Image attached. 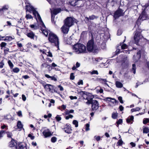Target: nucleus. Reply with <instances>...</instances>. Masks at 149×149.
<instances>
[{"label":"nucleus","mask_w":149,"mask_h":149,"mask_svg":"<svg viewBox=\"0 0 149 149\" xmlns=\"http://www.w3.org/2000/svg\"><path fill=\"white\" fill-rule=\"evenodd\" d=\"M134 119V117L133 116H130V117H128L127 120L126 121L128 123H129L130 122L131 120H132Z\"/></svg>","instance_id":"obj_31"},{"label":"nucleus","mask_w":149,"mask_h":149,"mask_svg":"<svg viewBox=\"0 0 149 149\" xmlns=\"http://www.w3.org/2000/svg\"><path fill=\"white\" fill-rule=\"evenodd\" d=\"M73 124L75 125V127H77L78 126V121L75 120H73L72 122Z\"/></svg>","instance_id":"obj_34"},{"label":"nucleus","mask_w":149,"mask_h":149,"mask_svg":"<svg viewBox=\"0 0 149 149\" xmlns=\"http://www.w3.org/2000/svg\"><path fill=\"white\" fill-rule=\"evenodd\" d=\"M30 26L31 28L34 29H36L37 28V26L34 24L31 25H30Z\"/></svg>","instance_id":"obj_48"},{"label":"nucleus","mask_w":149,"mask_h":149,"mask_svg":"<svg viewBox=\"0 0 149 149\" xmlns=\"http://www.w3.org/2000/svg\"><path fill=\"white\" fill-rule=\"evenodd\" d=\"M147 17V15L145 14V12H143L140 16L139 19H141L142 20H143L146 19Z\"/></svg>","instance_id":"obj_19"},{"label":"nucleus","mask_w":149,"mask_h":149,"mask_svg":"<svg viewBox=\"0 0 149 149\" xmlns=\"http://www.w3.org/2000/svg\"><path fill=\"white\" fill-rule=\"evenodd\" d=\"M132 72L134 73V74H135L136 73V65L135 64H132Z\"/></svg>","instance_id":"obj_33"},{"label":"nucleus","mask_w":149,"mask_h":149,"mask_svg":"<svg viewBox=\"0 0 149 149\" xmlns=\"http://www.w3.org/2000/svg\"><path fill=\"white\" fill-rule=\"evenodd\" d=\"M149 132V129L148 127H145L143 128V132L145 133H148Z\"/></svg>","instance_id":"obj_32"},{"label":"nucleus","mask_w":149,"mask_h":149,"mask_svg":"<svg viewBox=\"0 0 149 149\" xmlns=\"http://www.w3.org/2000/svg\"><path fill=\"white\" fill-rule=\"evenodd\" d=\"M9 49L7 47H5L4 49V53L5 54H8V52H9Z\"/></svg>","instance_id":"obj_37"},{"label":"nucleus","mask_w":149,"mask_h":149,"mask_svg":"<svg viewBox=\"0 0 149 149\" xmlns=\"http://www.w3.org/2000/svg\"><path fill=\"white\" fill-rule=\"evenodd\" d=\"M62 10L61 8H56V14L57 13H60Z\"/></svg>","instance_id":"obj_61"},{"label":"nucleus","mask_w":149,"mask_h":149,"mask_svg":"<svg viewBox=\"0 0 149 149\" xmlns=\"http://www.w3.org/2000/svg\"><path fill=\"white\" fill-rule=\"evenodd\" d=\"M26 35L27 36L32 39H33L34 37L36 36L34 34L33 32L31 31L30 32L27 33Z\"/></svg>","instance_id":"obj_21"},{"label":"nucleus","mask_w":149,"mask_h":149,"mask_svg":"<svg viewBox=\"0 0 149 149\" xmlns=\"http://www.w3.org/2000/svg\"><path fill=\"white\" fill-rule=\"evenodd\" d=\"M50 4L52 6L50 9L51 13V21L52 23L54 24H55V16L56 15V8L55 2L56 0H47Z\"/></svg>","instance_id":"obj_2"},{"label":"nucleus","mask_w":149,"mask_h":149,"mask_svg":"<svg viewBox=\"0 0 149 149\" xmlns=\"http://www.w3.org/2000/svg\"><path fill=\"white\" fill-rule=\"evenodd\" d=\"M8 8V5H5L3 6L2 8L0 10V12L4 13L6 10H7Z\"/></svg>","instance_id":"obj_24"},{"label":"nucleus","mask_w":149,"mask_h":149,"mask_svg":"<svg viewBox=\"0 0 149 149\" xmlns=\"http://www.w3.org/2000/svg\"><path fill=\"white\" fill-rule=\"evenodd\" d=\"M53 132H52L49 129H47L45 130L42 132V134L45 138H47L52 136Z\"/></svg>","instance_id":"obj_11"},{"label":"nucleus","mask_w":149,"mask_h":149,"mask_svg":"<svg viewBox=\"0 0 149 149\" xmlns=\"http://www.w3.org/2000/svg\"><path fill=\"white\" fill-rule=\"evenodd\" d=\"M26 17L27 19H31L33 18V17L30 15L27 14L26 15Z\"/></svg>","instance_id":"obj_46"},{"label":"nucleus","mask_w":149,"mask_h":149,"mask_svg":"<svg viewBox=\"0 0 149 149\" xmlns=\"http://www.w3.org/2000/svg\"><path fill=\"white\" fill-rule=\"evenodd\" d=\"M90 126V125L88 123H87L86 124L85 129L86 131H88L90 129L89 128Z\"/></svg>","instance_id":"obj_43"},{"label":"nucleus","mask_w":149,"mask_h":149,"mask_svg":"<svg viewBox=\"0 0 149 149\" xmlns=\"http://www.w3.org/2000/svg\"><path fill=\"white\" fill-rule=\"evenodd\" d=\"M123 122L122 120V119H119L116 122V123L117 125H118L119 124H120L122 123Z\"/></svg>","instance_id":"obj_52"},{"label":"nucleus","mask_w":149,"mask_h":149,"mask_svg":"<svg viewBox=\"0 0 149 149\" xmlns=\"http://www.w3.org/2000/svg\"><path fill=\"white\" fill-rule=\"evenodd\" d=\"M13 39L11 37L7 36L5 37V38L4 39V40H8L9 41H10Z\"/></svg>","instance_id":"obj_39"},{"label":"nucleus","mask_w":149,"mask_h":149,"mask_svg":"<svg viewBox=\"0 0 149 149\" xmlns=\"http://www.w3.org/2000/svg\"><path fill=\"white\" fill-rule=\"evenodd\" d=\"M118 99L119 100L120 102L122 104V103H123V102L122 100V98L121 97V96L119 97H118Z\"/></svg>","instance_id":"obj_54"},{"label":"nucleus","mask_w":149,"mask_h":149,"mask_svg":"<svg viewBox=\"0 0 149 149\" xmlns=\"http://www.w3.org/2000/svg\"><path fill=\"white\" fill-rule=\"evenodd\" d=\"M9 146L12 148V149H16L17 147V143L14 140H12L9 143Z\"/></svg>","instance_id":"obj_15"},{"label":"nucleus","mask_w":149,"mask_h":149,"mask_svg":"<svg viewBox=\"0 0 149 149\" xmlns=\"http://www.w3.org/2000/svg\"><path fill=\"white\" fill-rule=\"evenodd\" d=\"M45 76L47 78H50L52 80L54 81H56V78L54 76H50L47 74H45Z\"/></svg>","instance_id":"obj_26"},{"label":"nucleus","mask_w":149,"mask_h":149,"mask_svg":"<svg viewBox=\"0 0 149 149\" xmlns=\"http://www.w3.org/2000/svg\"><path fill=\"white\" fill-rule=\"evenodd\" d=\"M17 45L18 46V47L21 48L20 49V50L22 51H23L24 50L21 48V47L22 46V44L21 43H19V42L17 43Z\"/></svg>","instance_id":"obj_40"},{"label":"nucleus","mask_w":149,"mask_h":149,"mask_svg":"<svg viewBox=\"0 0 149 149\" xmlns=\"http://www.w3.org/2000/svg\"><path fill=\"white\" fill-rule=\"evenodd\" d=\"M87 48L89 52L93 53L97 52L99 50V48L94 43L93 39L88 41L87 44Z\"/></svg>","instance_id":"obj_3"},{"label":"nucleus","mask_w":149,"mask_h":149,"mask_svg":"<svg viewBox=\"0 0 149 149\" xmlns=\"http://www.w3.org/2000/svg\"><path fill=\"white\" fill-rule=\"evenodd\" d=\"M83 84V81L82 80H80L77 83V84L78 85H80V84L82 85Z\"/></svg>","instance_id":"obj_63"},{"label":"nucleus","mask_w":149,"mask_h":149,"mask_svg":"<svg viewBox=\"0 0 149 149\" xmlns=\"http://www.w3.org/2000/svg\"><path fill=\"white\" fill-rule=\"evenodd\" d=\"M51 141L52 142L54 143L56 141V138L55 137H52L51 139Z\"/></svg>","instance_id":"obj_55"},{"label":"nucleus","mask_w":149,"mask_h":149,"mask_svg":"<svg viewBox=\"0 0 149 149\" xmlns=\"http://www.w3.org/2000/svg\"><path fill=\"white\" fill-rule=\"evenodd\" d=\"M19 149H27L26 144L24 143H21L19 144Z\"/></svg>","instance_id":"obj_20"},{"label":"nucleus","mask_w":149,"mask_h":149,"mask_svg":"<svg viewBox=\"0 0 149 149\" xmlns=\"http://www.w3.org/2000/svg\"><path fill=\"white\" fill-rule=\"evenodd\" d=\"M49 67H50V65H48L47 63H44L42 64L41 65V67L42 68H43L44 67H47L49 69L50 68Z\"/></svg>","instance_id":"obj_29"},{"label":"nucleus","mask_w":149,"mask_h":149,"mask_svg":"<svg viewBox=\"0 0 149 149\" xmlns=\"http://www.w3.org/2000/svg\"><path fill=\"white\" fill-rule=\"evenodd\" d=\"M4 119L6 120H11V116L10 114H7L4 116Z\"/></svg>","instance_id":"obj_28"},{"label":"nucleus","mask_w":149,"mask_h":149,"mask_svg":"<svg viewBox=\"0 0 149 149\" xmlns=\"http://www.w3.org/2000/svg\"><path fill=\"white\" fill-rule=\"evenodd\" d=\"M88 93H89L86 91H81L80 92L79 94L83 97L84 99L86 100Z\"/></svg>","instance_id":"obj_16"},{"label":"nucleus","mask_w":149,"mask_h":149,"mask_svg":"<svg viewBox=\"0 0 149 149\" xmlns=\"http://www.w3.org/2000/svg\"><path fill=\"white\" fill-rule=\"evenodd\" d=\"M63 36V38H64V41L65 43L66 44L70 45L71 44V40L70 38H67L66 39L65 35L64 34Z\"/></svg>","instance_id":"obj_18"},{"label":"nucleus","mask_w":149,"mask_h":149,"mask_svg":"<svg viewBox=\"0 0 149 149\" xmlns=\"http://www.w3.org/2000/svg\"><path fill=\"white\" fill-rule=\"evenodd\" d=\"M63 129L65 132L68 134H71L72 133V130L71 127L68 124H66L65 127Z\"/></svg>","instance_id":"obj_14"},{"label":"nucleus","mask_w":149,"mask_h":149,"mask_svg":"<svg viewBox=\"0 0 149 149\" xmlns=\"http://www.w3.org/2000/svg\"><path fill=\"white\" fill-rule=\"evenodd\" d=\"M7 45V44L5 42H2L0 44V46L1 47V49H2V47H4L6 45Z\"/></svg>","instance_id":"obj_42"},{"label":"nucleus","mask_w":149,"mask_h":149,"mask_svg":"<svg viewBox=\"0 0 149 149\" xmlns=\"http://www.w3.org/2000/svg\"><path fill=\"white\" fill-rule=\"evenodd\" d=\"M74 19L70 17H67L64 20V24L61 29L62 32L64 34H67L70 27L73 25Z\"/></svg>","instance_id":"obj_1"},{"label":"nucleus","mask_w":149,"mask_h":149,"mask_svg":"<svg viewBox=\"0 0 149 149\" xmlns=\"http://www.w3.org/2000/svg\"><path fill=\"white\" fill-rule=\"evenodd\" d=\"M149 121V119L148 118H145L143 121V123L144 124H146Z\"/></svg>","instance_id":"obj_44"},{"label":"nucleus","mask_w":149,"mask_h":149,"mask_svg":"<svg viewBox=\"0 0 149 149\" xmlns=\"http://www.w3.org/2000/svg\"><path fill=\"white\" fill-rule=\"evenodd\" d=\"M0 68H3L4 65V63L3 61H1L0 63Z\"/></svg>","instance_id":"obj_60"},{"label":"nucleus","mask_w":149,"mask_h":149,"mask_svg":"<svg viewBox=\"0 0 149 149\" xmlns=\"http://www.w3.org/2000/svg\"><path fill=\"white\" fill-rule=\"evenodd\" d=\"M17 114L18 116L19 117H22V112L21 111H19L17 112Z\"/></svg>","instance_id":"obj_56"},{"label":"nucleus","mask_w":149,"mask_h":149,"mask_svg":"<svg viewBox=\"0 0 149 149\" xmlns=\"http://www.w3.org/2000/svg\"><path fill=\"white\" fill-rule=\"evenodd\" d=\"M8 63L10 68H12L13 67V65L10 60H8Z\"/></svg>","instance_id":"obj_35"},{"label":"nucleus","mask_w":149,"mask_h":149,"mask_svg":"<svg viewBox=\"0 0 149 149\" xmlns=\"http://www.w3.org/2000/svg\"><path fill=\"white\" fill-rule=\"evenodd\" d=\"M116 87L117 88H121L123 86V85L119 81H117L116 83Z\"/></svg>","instance_id":"obj_25"},{"label":"nucleus","mask_w":149,"mask_h":149,"mask_svg":"<svg viewBox=\"0 0 149 149\" xmlns=\"http://www.w3.org/2000/svg\"><path fill=\"white\" fill-rule=\"evenodd\" d=\"M73 116L72 115H69L68 116L65 117V119L67 120L69 118H72L73 117Z\"/></svg>","instance_id":"obj_49"},{"label":"nucleus","mask_w":149,"mask_h":149,"mask_svg":"<svg viewBox=\"0 0 149 149\" xmlns=\"http://www.w3.org/2000/svg\"><path fill=\"white\" fill-rule=\"evenodd\" d=\"M18 25L21 29H24L25 27L24 26V21L21 19L19 20L18 21Z\"/></svg>","instance_id":"obj_17"},{"label":"nucleus","mask_w":149,"mask_h":149,"mask_svg":"<svg viewBox=\"0 0 149 149\" xmlns=\"http://www.w3.org/2000/svg\"><path fill=\"white\" fill-rule=\"evenodd\" d=\"M5 131L3 130L1 131L0 132V138L2 136L3 134L5 133Z\"/></svg>","instance_id":"obj_62"},{"label":"nucleus","mask_w":149,"mask_h":149,"mask_svg":"<svg viewBox=\"0 0 149 149\" xmlns=\"http://www.w3.org/2000/svg\"><path fill=\"white\" fill-rule=\"evenodd\" d=\"M13 71L17 73L19 71V70L18 68H16L13 69Z\"/></svg>","instance_id":"obj_47"},{"label":"nucleus","mask_w":149,"mask_h":149,"mask_svg":"<svg viewBox=\"0 0 149 149\" xmlns=\"http://www.w3.org/2000/svg\"><path fill=\"white\" fill-rule=\"evenodd\" d=\"M100 81H102V82L103 83L104 82H106L107 81L106 79H104L101 78H100L99 79Z\"/></svg>","instance_id":"obj_58"},{"label":"nucleus","mask_w":149,"mask_h":149,"mask_svg":"<svg viewBox=\"0 0 149 149\" xmlns=\"http://www.w3.org/2000/svg\"><path fill=\"white\" fill-rule=\"evenodd\" d=\"M56 42L57 43V44L56 45V47L58 48L57 50H59V42L58 41V37L56 36Z\"/></svg>","instance_id":"obj_38"},{"label":"nucleus","mask_w":149,"mask_h":149,"mask_svg":"<svg viewBox=\"0 0 149 149\" xmlns=\"http://www.w3.org/2000/svg\"><path fill=\"white\" fill-rule=\"evenodd\" d=\"M117 117V114L116 113H113L112 115V118L113 119H116Z\"/></svg>","instance_id":"obj_53"},{"label":"nucleus","mask_w":149,"mask_h":149,"mask_svg":"<svg viewBox=\"0 0 149 149\" xmlns=\"http://www.w3.org/2000/svg\"><path fill=\"white\" fill-rule=\"evenodd\" d=\"M45 88L47 90H49V91H51L53 89V86L50 84H46L44 86Z\"/></svg>","instance_id":"obj_23"},{"label":"nucleus","mask_w":149,"mask_h":149,"mask_svg":"<svg viewBox=\"0 0 149 149\" xmlns=\"http://www.w3.org/2000/svg\"><path fill=\"white\" fill-rule=\"evenodd\" d=\"M52 66H50V67H49L50 68V69H49V70H50V69H52L53 67H55L56 66V64H55V63H53L52 64Z\"/></svg>","instance_id":"obj_59"},{"label":"nucleus","mask_w":149,"mask_h":149,"mask_svg":"<svg viewBox=\"0 0 149 149\" xmlns=\"http://www.w3.org/2000/svg\"><path fill=\"white\" fill-rule=\"evenodd\" d=\"M22 100L24 101H25L26 100V97L24 95H22Z\"/></svg>","instance_id":"obj_64"},{"label":"nucleus","mask_w":149,"mask_h":149,"mask_svg":"<svg viewBox=\"0 0 149 149\" xmlns=\"http://www.w3.org/2000/svg\"><path fill=\"white\" fill-rule=\"evenodd\" d=\"M17 126L18 128L21 129L23 127V125H22L21 122L20 121H18L17 123Z\"/></svg>","instance_id":"obj_27"},{"label":"nucleus","mask_w":149,"mask_h":149,"mask_svg":"<svg viewBox=\"0 0 149 149\" xmlns=\"http://www.w3.org/2000/svg\"><path fill=\"white\" fill-rule=\"evenodd\" d=\"M124 15L123 11L121 9H119L114 13V17L116 19L120 16H123Z\"/></svg>","instance_id":"obj_10"},{"label":"nucleus","mask_w":149,"mask_h":149,"mask_svg":"<svg viewBox=\"0 0 149 149\" xmlns=\"http://www.w3.org/2000/svg\"><path fill=\"white\" fill-rule=\"evenodd\" d=\"M142 37L141 34V31H140L139 29H137L136 31L134 32V38L136 42H138Z\"/></svg>","instance_id":"obj_7"},{"label":"nucleus","mask_w":149,"mask_h":149,"mask_svg":"<svg viewBox=\"0 0 149 149\" xmlns=\"http://www.w3.org/2000/svg\"><path fill=\"white\" fill-rule=\"evenodd\" d=\"M123 141H122L121 139H119L117 143V144H118V146H120L122 145Z\"/></svg>","instance_id":"obj_36"},{"label":"nucleus","mask_w":149,"mask_h":149,"mask_svg":"<svg viewBox=\"0 0 149 149\" xmlns=\"http://www.w3.org/2000/svg\"><path fill=\"white\" fill-rule=\"evenodd\" d=\"M105 100L109 101H111L113 104L116 103L117 102V101L115 99L109 97H106Z\"/></svg>","instance_id":"obj_22"},{"label":"nucleus","mask_w":149,"mask_h":149,"mask_svg":"<svg viewBox=\"0 0 149 149\" xmlns=\"http://www.w3.org/2000/svg\"><path fill=\"white\" fill-rule=\"evenodd\" d=\"M74 78V74L71 73L70 75V79L71 80H73Z\"/></svg>","instance_id":"obj_51"},{"label":"nucleus","mask_w":149,"mask_h":149,"mask_svg":"<svg viewBox=\"0 0 149 149\" xmlns=\"http://www.w3.org/2000/svg\"><path fill=\"white\" fill-rule=\"evenodd\" d=\"M7 134V136L9 138H11L12 136V133L10 132H6Z\"/></svg>","instance_id":"obj_50"},{"label":"nucleus","mask_w":149,"mask_h":149,"mask_svg":"<svg viewBox=\"0 0 149 149\" xmlns=\"http://www.w3.org/2000/svg\"><path fill=\"white\" fill-rule=\"evenodd\" d=\"M38 22L39 23L40 25V31L42 33L46 36H47L50 33V31L47 30L44 24L42 22L41 17L37 20Z\"/></svg>","instance_id":"obj_6"},{"label":"nucleus","mask_w":149,"mask_h":149,"mask_svg":"<svg viewBox=\"0 0 149 149\" xmlns=\"http://www.w3.org/2000/svg\"><path fill=\"white\" fill-rule=\"evenodd\" d=\"M90 17V19L91 20H93L94 19H97L98 17L97 16H95L94 15H92Z\"/></svg>","instance_id":"obj_30"},{"label":"nucleus","mask_w":149,"mask_h":149,"mask_svg":"<svg viewBox=\"0 0 149 149\" xmlns=\"http://www.w3.org/2000/svg\"><path fill=\"white\" fill-rule=\"evenodd\" d=\"M26 11H29L30 12L32 11L33 14L35 17L36 20L37 19H38L41 18L40 15L38 12L36 10V9L30 4L29 3L26 5Z\"/></svg>","instance_id":"obj_5"},{"label":"nucleus","mask_w":149,"mask_h":149,"mask_svg":"<svg viewBox=\"0 0 149 149\" xmlns=\"http://www.w3.org/2000/svg\"><path fill=\"white\" fill-rule=\"evenodd\" d=\"M91 104H92V111L97 110L99 107V104L98 102L96 100H93Z\"/></svg>","instance_id":"obj_8"},{"label":"nucleus","mask_w":149,"mask_h":149,"mask_svg":"<svg viewBox=\"0 0 149 149\" xmlns=\"http://www.w3.org/2000/svg\"><path fill=\"white\" fill-rule=\"evenodd\" d=\"M87 96V98L86 99L87 100V101L86 102V104H89L93 100V99L94 98V96L90 93H88Z\"/></svg>","instance_id":"obj_12"},{"label":"nucleus","mask_w":149,"mask_h":149,"mask_svg":"<svg viewBox=\"0 0 149 149\" xmlns=\"http://www.w3.org/2000/svg\"><path fill=\"white\" fill-rule=\"evenodd\" d=\"M69 3L71 5L73 6H75L76 5H78L79 7L83 6L82 4H80L79 3L77 0H72L70 1Z\"/></svg>","instance_id":"obj_13"},{"label":"nucleus","mask_w":149,"mask_h":149,"mask_svg":"<svg viewBox=\"0 0 149 149\" xmlns=\"http://www.w3.org/2000/svg\"><path fill=\"white\" fill-rule=\"evenodd\" d=\"M47 53H45V54L46 55H47V56L51 57L52 56V54L51 52H47Z\"/></svg>","instance_id":"obj_57"},{"label":"nucleus","mask_w":149,"mask_h":149,"mask_svg":"<svg viewBox=\"0 0 149 149\" xmlns=\"http://www.w3.org/2000/svg\"><path fill=\"white\" fill-rule=\"evenodd\" d=\"M91 74H98V73L97 70H93L92 72H91Z\"/></svg>","instance_id":"obj_45"},{"label":"nucleus","mask_w":149,"mask_h":149,"mask_svg":"<svg viewBox=\"0 0 149 149\" xmlns=\"http://www.w3.org/2000/svg\"><path fill=\"white\" fill-rule=\"evenodd\" d=\"M121 47L122 49H125L127 48V45L125 44H124L121 45Z\"/></svg>","instance_id":"obj_41"},{"label":"nucleus","mask_w":149,"mask_h":149,"mask_svg":"<svg viewBox=\"0 0 149 149\" xmlns=\"http://www.w3.org/2000/svg\"><path fill=\"white\" fill-rule=\"evenodd\" d=\"M73 50L77 54L85 53L86 51V46L81 44H77L73 46Z\"/></svg>","instance_id":"obj_4"},{"label":"nucleus","mask_w":149,"mask_h":149,"mask_svg":"<svg viewBox=\"0 0 149 149\" xmlns=\"http://www.w3.org/2000/svg\"><path fill=\"white\" fill-rule=\"evenodd\" d=\"M49 40L51 43H54L56 45V36L52 33H50L49 35Z\"/></svg>","instance_id":"obj_9"}]
</instances>
